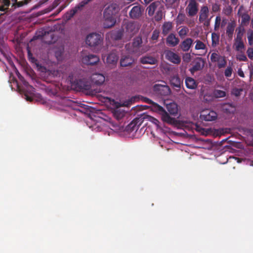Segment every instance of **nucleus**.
I'll return each mask as SVG.
<instances>
[{"label":"nucleus","mask_w":253,"mask_h":253,"mask_svg":"<svg viewBox=\"0 0 253 253\" xmlns=\"http://www.w3.org/2000/svg\"><path fill=\"white\" fill-rule=\"evenodd\" d=\"M120 7L117 3H111L106 7L103 11V26L105 28H110L116 22V15L119 12Z\"/></svg>","instance_id":"obj_1"},{"label":"nucleus","mask_w":253,"mask_h":253,"mask_svg":"<svg viewBox=\"0 0 253 253\" xmlns=\"http://www.w3.org/2000/svg\"><path fill=\"white\" fill-rule=\"evenodd\" d=\"M142 43V40L141 37H137L133 40L132 43L126 44L125 49L129 53L140 55L145 51H141L140 48Z\"/></svg>","instance_id":"obj_2"},{"label":"nucleus","mask_w":253,"mask_h":253,"mask_svg":"<svg viewBox=\"0 0 253 253\" xmlns=\"http://www.w3.org/2000/svg\"><path fill=\"white\" fill-rule=\"evenodd\" d=\"M103 38L101 35L92 33L86 36L85 42L90 47H99L102 43Z\"/></svg>","instance_id":"obj_3"},{"label":"nucleus","mask_w":253,"mask_h":253,"mask_svg":"<svg viewBox=\"0 0 253 253\" xmlns=\"http://www.w3.org/2000/svg\"><path fill=\"white\" fill-rule=\"evenodd\" d=\"M139 28V25L137 22L129 21L125 24V32L130 37H132L136 34L138 32Z\"/></svg>","instance_id":"obj_4"},{"label":"nucleus","mask_w":253,"mask_h":253,"mask_svg":"<svg viewBox=\"0 0 253 253\" xmlns=\"http://www.w3.org/2000/svg\"><path fill=\"white\" fill-rule=\"evenodd\" d=\"M144 119H145V116H141L139 118H135L126 126V130L128 132L136 131L141 125Z\"/></svg>","instance_id":"obj_5"},{"label":"nucleus","mask_w":253,"mask_h":253,"mask_svg":"<svg viewBox=\"0 0 253 253\" xmlns=\"http://www.w3.org/2000/svg\"><path fill=\"white\" fill-rule=\"evenodd\" d=\"M199 4L196 0H189L186 8V12L189 17H194L197 15L199 8Z\"/></svg>","instance_id":"obj_6"},{"label":"nucleus","mask_w":253,"mask_h":253,"mask_svg":"<svg viewBox=\"0 0 253 253\" xmlns=\"http://www.w3.org/2000/svg\"><path fill=\"white\" fill-rule=\"evenodd\" d=\"M217 117V115L215 111L209 109L203 110L200 115L201 120L205 121H212L215 120Z\"/></svg>","instance_id":"obj_7"},{"label":"nucleus","mask_w":253,"mask_h":253,"mask_svg":"<svg viewBox=\"0 0 253 253\" xmlns=\"http://www.w3.org/2000/svg\"><path fill=\"white\" fill-rule=\"evenodd\" d=\"M154 92L161 96H167L170 93V89L167 85L156 84L153 86Z\"/></svg>","instance_id":"obj_8"},{"label":"nucleus","mask_w":253,"mask_h":253,"mask_svg":"<svg viewBox=\"0 0 253 253\" xmlns=\"http://www.w3.org/2000/svg\"><path fill=\"white\" fill-rule=\"evenodd\" d=\"M166 58L169 61L174 63L178 64L181 62L180 57L176 53L168 50L165 51Z\"/></svg>","instance_id":"obj_9"},{"label":"nucleus","mask_w":253,"mask_h":253,"mask_svg":"<svg viewBox=\"0 0 253 253\" xmlns=\"http://www.w3.org/2000/svg\"><path fill=\"white\" fill-rule=\"evenodd\" d=\"M99 61V58L94 54H88L84 56L82 58V62L86 65H93Z\"/></svg>","instance_id":"obj_10"},{"label":"nucleus","mask_w":253,"mask_h":253,"mask_svg":"<svg viewBox=\"0 0 253 253\" xmlns=\"http://www.w3.org/2000/svg\"><path fill=\"white\" fill-rule=\"evenodd\" d=\"M90 80L93 84L101 85L105 82V77L103 74L96 73L91 76Z\"/></svg>","instance_id":"obj_11"},{"label":"nucleus","mask_w":253,"mask_h":253,"mask_svg":"<svg viewBox=\"0 0 253 253\" xmlns=\"http://www.w3.org/2000/svg\"><path fill=\"white\" fill-rule=\"evenodd\" d=\"M76 85L80 90H89L91 88L90 83L84 79L77 80Z\"/></svg>","instance_id":"obj_12"},{"label":"nucleus","mask_w":253,"mask_h":253,"mask_svg":"<svg viewBox=\"0 0 253 253\" xmlns=\"http://www.w3.org/2000/svg\"><path fill=\"white\" fill-rule=\"evenodd\" d=\"M166 42L169 46L174 47L179 42V39L173 34H170L166 39Z\"/></svg>","instance_id":"obj_13"},{"label":"nucleus","mask_w":253,"mask_h":253,"mask_svg":"<svg viewBox=\"0 0 253 253\" xmlns=\"http://www.w3.org/2000/svg\"><path fill=\"white\" fill-rule=\"evenodd\" d=\"M134 62V59L130 55L123 56L120 60V64L122 67L131 66Z\"/></svg>","instance_id":"obj_14"},{"label":"nucleus","mask_w":253,"mask_h":253,"mask_svg":"<svg viewBox=\"0 0 253 253\" xmlns=\"http://www.w3.org/2000/svg\"><path fill=\"white\" fill-rule=\"evenodd\" d=\"M223 111L227 114H233L236 110V107L233 103H226L222 105Z\"/></svg>","instance_id":"obj_15"},{"label":"nucleus","mask_w":253,"mask_h":253,"mask_svg":"<svg viewBox=\"0 0 253 253\" xmlns=\"http://www.w3.org/2000/svg\"><path fill=\"white\" fill-rule=\"evenodd\" d=\"M209 9L206 5H203L201 7L200 13H199V21L200 22H203L204 21L206 20L209 17Z\"/></svg>","instance_id":"obj_16"},{"label":"nucleus","mask_w":253,"mask_h":253,"mask_svg":"<svg viewBox=\"0 0 253 253\" xmlns=\"http://www.w3.org/2000/svg\"><path fill=\"white\" fill-rule=\"evenodd\" d=\"M193 42V40L190 38H186L182 41L179 46L183 51H188L191 48Z\"/></svg>","instance_id":"obj_17"},{"label":"nucleus","mask_w":253,"mask_h":253,"mask_svg":"<svg viewBox=\"0 0 253 253\" xmlns=\"http://www.w3.org/2000/svg\"><path fill=\"white\" fill-rule=\"evenodd\" d=\"M141 7L139 5L133 6L129 13V16L132 19H137L141 15Z\"/></svg>","instance_id":"obj_18"},{"label":"nucleus","mask_w":253,"mask_h":253,"mask_svg":"<svg viewBox=\"0 0 253 253\" xmlns=\"http://www.w3.org/2000/svg\"><path fill=\"white\" fill-rule=\"evenodd\" d=\"M140 62L143 64L155 65L157 63L158 60L152 56H144L140 58Z\"/></svg>","instance_id":"obj_19"},{"label":"nucleus","mask_w":253,"mask_h":253,"mask_svg":"<svg viewBox=\"0 0 253 253\" xmlns=\"http://www.w3.org/2000/svg\"><path fill=\"white\" fill-rule=\"evenodd\" d=\"M204 67V62L201 59L195 61L192 67L190 68V71L192 74H194L195 72L202 70Z\"/></svg>","instance_id":"obj_20"},{"label":"nucleus","mask_w":253,"mask_h":253,"mask_svg":"<svg viewBox=\"0 0 253 253\" xmlns=\"http://www.w3.org/2000/svg\"><path fill=\"white\" fill-rule=\"evenodd\" d=\"M162 120L163 122H166L170 125H176L177 124V121L174 118L170 117L167 112L162 114Z\"/></svg>","instance_id":"obj_21"},{"label":"nucleus","mask_w":253,"mask_h":253,"mask_svg":"<svg viewBox=\"0 0 253 253\" xmlns=\"http://www.w3.org/2000/svg\"><path fill=\"white\" fill-rule=\"evenodd\" d=\"M173 25L171 22H165L162 25V34L165 36L170 33L173 28Z\"/></svg>","instance_id":"obj_22"},{"label":"nucleus","mask_w":253,"mask_h":253,"mask_svg":"<svg viewBox=\"0 0 253 253\" xmlns=\"http://www.w3.org/2000/svg\"><path fill=\"white\" fill-rule=\"evenodd\" d=\"M170 83L173 87L180 88L182 81L177 75H173L170 77Z\"/></svg>","instance_id":"obj_23"},{"label":"nucleus","mask_w":253,"mask_h":253,"mask_svg":"<svg viewBox=\"0 0 253 253\" xmlns=\"http://www.w3.org/2000/svg\"><path fill=\"white\" fill-rule=\"evenodd\" d=\"M118 55L114 51L110 52L107 57L106 61L109 64L115 65L118 60Z\"/></svg>","instance_id":"obj_24"},{"label":"nucleus","mask_w":253,"mask_h":253,"mask_svg":"<svg viewBox=\"0 0 253 253\" xmlns=\"http://www.w3.org/2000/svg\"><path fill=\"white\" fill-rule=\"evenodd\" d=\"M236 26L235 22L228 23L226 30V34L229 39H231L234 31V29Z\"/></svg>","instance_id":"obj_25"},{"label":"nucleus","mask_w":253,"mask_h":253,"mask_svg":"<svg viewBox=\"0 0 253 253\" xmlns=\"http://www.w3.org/2000/svg\"><path fill=\"white\" fill-rule=\"evenodd\" d=\"M185 84L186 87L189 89H195L197 87V83L196 81L191 77H187L185 79Z\"/></svg>","instance_id":"obj_26"},{"label":"nucleus","mask_w":253,"mask_h":253,"mask_svg":"<svg viewBox=\"0 0 253 253\" xmlns=\"http://www.w3.org/2000/svg\"><path fill=\"white\" fill-rule=\"evenodd\" d=\"M167 108L171 115H175L177 114L178 109L177 105L175 103H172L168 104Z\"/></svg>","instance_id":"obj_27"},{"label":"nucleus","mask_w":253,"mask_h":253,"mask_svg":"<svg viewBox=\"0 0 253 253\" xmlns=\"http://www.w3.org/2000/svg\"><path fill=\"white\" fill-rule=\"evenodd\" d=\"M114 117L118 120L123 118L125 114V111L120 108H117L113 112Z\"/></svg>","instance_id":"obj_28"},{"label":"nucleus","mask_w":253,"mask_h":253,"mask_svg":"<svg viewBox=\"0 0 253 253\" xmlns=\"http://www.w3.org/2000/svg\"><path fill=\"white\" fill-rule=\"evenodd\" d=\"M147 102L149 104L154 105L155 108L159 112H161L162 113V114L163 113H164L165 112H166L162 106H161L160 105H159L156 103H155L153 101H152L151 100H150L148 98L147 99Z\"/></svg>","instance_id":"obj_29"},{"label":"nucleus","mask_w":253,"mask_h":253,"mask_svg":"<svg viewBox=\"0 0 253 253\" xmlns=\"http://www.w3.org/2000/svg\"><path fill=\"white\" fill-rule=\"evenodd\" d=\"M213 95L216 98L224 97L226 96V93L225 91L219 89H215L213 92Z\"/></svg>","instance_id":"obj_30"},{"label":"nucleus","mask_w":253,"mask_h":253,"mask_svg":"<svg viewBox=\"0 0 253 253\" xmlns=\"http://www.w3.org/2000/svg\"><path fill=\"white\" fill-rule=\"evenodd\" d=\"M219 35L213 33L211 34L212 46H215L219 43Z\"/></svg>","instance_id":"obj_31"},{"label":"nucleus","mask_w":253,"mask_h":253,"mask_svg":"<svg viewBox=\"0 0 253 253\" xmlns=\"http://www.w3.org/2000/svg\"><path fill=\"white\" fill-rule=\"evenodd\" d=\"M196 45L195 48L196 50L205 49L206 48L205 44L202 41L197 40L195 41Z\"/></svg>","instance_id":"obj_32"},{"label":"nucleus","mask_w":253,"mask_h":253,"mask_svg":"<svg viewBox=\"0 0 253 253\" xmlns=\"http://www.w3.org/2000/svg\"><path fill=\"white\" fill-rule=\"evenodd\" d=\"M241 18V23L245 25L248 24L251 19V17L248 13L242 14Z\"/></svg>","instance_id":"obj_33"},{"label":"nucleus","mask_w":253,"mask_h":253,"mask_svg":"<svg viewBox=\"0 0 253 253\" xmlns=\"http://www.w3.org/2000/svg\"><path fill=\"white\" fill-rule=\"evenodd\" d=\"M188 32V28L186 27H184L178 32V35L181 39H183L186 36H187Z\"/></svg>","instance_id":"obj_34"},{"label":"nucleus","mask_w":253,"mask_h":253,"mask_svg":"<svg viewBox=\"0 0 253 253\" xmlns=\"http://www.w3.org/2000/svg\"><path fill=\"white\" fill-rule=\"evenodd\" d=\"M248 43L250 45H253V31L249 30L247 32Z\"/></svg>","instance_id":"obj_35"},{"label":"nucleus","mask_w":253,"mask_h":253,"mask_svg":"<svg viewBox=\"0 0 253 253\" xmlns=\"http://www.w3.org/2000/svg\"><path fill=\"white\" fill-rule=\"evenodd\" d=\"M221 56L219 55L218 53L213 52L211 54V60L212 62H216L220 61V58Z\"/></svg>","instance_id":"obj_36"},{"label":"nucleus","mask_w":253,"mask_h":253,"mask_svg":"<svg viewBox=\"0 0 253 253\" xmlns=\"http://www.w3.org/2000/svg\"><path fill=\"white\" fill-rule=\"evenodd\" d=\"M221 24V17L220 16H217L215 18L214 29L215 31H217Z\"/></svg>","instance_id":"obj_37"},{"label":"nucleus","mask_w":253,"mask_h":253,"mask_svg":"<svg viewBox=\"0 0 253 253\" xmlns=\"http://www.w3.org/2000/svg\"><path fill=\"white\" fill-rule=\"evenodd\" d=\"M142 116H145V118L146 117H148L149 119V120L150 122H151L152 123H153L154 124H155L157 126V127H160V125H159L160 122L157 119H156V118H155L154 117L149 116L146 115H143Z\"/></svg>","instance_id":"obj_38"},{"label":"nucleus","mask_w":253,"mask_h":253,"mask_svg":"<svg viewBox=\"0 0 253 253\" xmlns=\"http://www.w3.org/2000/svg\"><path fill=\"white\" fill-rule=\"evenodd\" d=\"M156 8V4L155 2L152 3L148 7V14L149 15H152L154 14V11Z\"/></svg>","instance_id":"obj_39"},{"label":"nucleus","mask_w":253,"mask_h":253,"mask_svg":"<svg viewBox=\"0 0 253 253\" xmlns=\"http://www.w3.org/2000/svg\"><path fill=\"white\" fill-rule=\"evenodd\" d=\"M0 3L2 5L0 6V11H3L4 6H9L10 2L9 0H0Z\"/></svg>","instance_id":"obj_40"},{"label":"nucleus","mask_w":253,"mask_h":253,"mask_svg":"<svg viewBox=\"0 0 253 253\" xmlns=\"http://www.w3.org/2000/svg\"><path fill=\"white\" fill-rule=\"evenodd\" d=\"M235 48L237 51H240L245 48V45L244 42H235Z\"/></svg>","instance_id":"obj_41"},{"label":"nucleus","mask_w":253,"mask_h":253,"mask_svg":"<svg viewBox=\"0 0 253 253\" xmlns=\"http://www.w3.org/2000/svg\"><path fill=\"white\" fill-rule=\"evenodd\" d=\"M217 62H218V67L219 68L224 67L226 64V61L223 56H221V58H220V61Z\"/></svg>","instance_id":"obj_42"},{"label":"nucleus","mask_w":253,"mask_h":253,"mask_svg":"<svg viewBox=\"0 0 253 253\" xmlns=\"http://www.w3.org/2000/svg\"><path fill=\"white\" fill-rule=\"evenodd\" d=\"M17 6V7H21L28 3V0H23L22 1H17V0H12Z\"/></svg>","instance_id":"obj_43"},{"label":"nucleus","mask_w":253,"mask_h":253,"mask_svg":"<svg viewBox=\"0 0 253 253\" xmlns=\"http://www.w3.org/2000/svg\"><path fill=\"white\" fill-rule=\"evenodd\" d=\"M159 34H160V32L159 30L156 29L154 31H153L152 35L151 37L152 40H153V41L157 40V39H158V38L159 37Z\"/></svg>","instance_id":"obj_44"},{"label":"nucleus","mask_w":253,"mask_h":253,"mask_svg":"<svg viewBox=\"0 0 253 253\" xmlns=\"http://www.w3.org/2000/svg\"><path fill=\"white\" fill-rule=\"evenodd\" d=\"M233 72L231 67H227L224 71V75L226 77H230Z\"/></svg>","instance_id":"obj_45"},{"label":"nucleus","mask_w":253,"mask_h":253,"mask_svg":"<svg viewBox=\"0 0 253 253\" xmlns=\"http://www.w3.org/2000/svg\"><path fill=\"white\" fill-rule=\"evenodd\" d=\"M245 13H247V12L245 10L244 6L241 5L238 9L237 14L239 16L242 17V15Z\"/></svg>","instance_id":"obj_46"},{"label":"nucleus","mask_w":253,"mask_h":253,"mask_svg":"<svg viewBox=\"0 0 253 253\" xmlns=\"http://www.w3.org/2000/svg\"><path fill=\"white\" fill-rule=\"evenodd\" d=\"M59 0H55L52 3V6L49 7V9L47 10L46 12H49L51 11L52 9H53L54 8H55L59 4Z\"/></svg>","instance_id":"obj_47"},{"label":"nucleus","mask_w":253,"mask_h":253,"mask_svg":"<svg viewBox=\"0 0 253 253\" xmlns=\"http://www.w3.org/2000/svg\"><path fill=\"white\" fill-rule=\"evenodd\" d=\"M247 55L250 59L253 60V48L250 47L247 51Z\"/></svg>","instance_id":"obj_48"},{"label":"nucleus","mask_w":253,"mask_h":253,"mask_svg":"<svg viewBox=\"0 0 253 253\" xmlns=\"http://www.w3.org/2000/svg\"><path fill=\"white\" fill-rule=\"evenodd\" d=\"M220 10L219 5L217 3H214L212 5V10L213 12H216Z\"/></svg>","instance_id":"obj_49"},{"label":"nucleus","mask_w":253,"mask_h":253,"mask_svg":"<svg viewBox=\"0 0 253 253\" xmlns=\"http://www.w3.org/2000/svg\"><path fill=\"white\" fill-rule=\"evenodd\" d=\"M242 91V89L235 88L233 90V94L236 96H239Z\"/></svg>","instance_id":"obj_50"},{"label":"nucleus","mask_w":253,"mask_h":253,"mask_svg":"<svg viewBox=\"0 0 253 253\" xmlns=\"http://www.w3.org/2000/svg\"><path fill=\"white\" fill-rule=\"evenodd\" d=\"M123 36V32L121 31H119L117 33V34L115 37V39L120 40L121 39Z\"/></svg>","instance_id":"obj_51"},{"label":"nucleus","mask_w":253,"mask_h":253,"mask_svg":"<svg viewBox=\"0 0 253 253\" xmlns=\"http://www.w3.org/2000/svg\"><path fill=\"white\" fill-rule=\"evenodd\" d=\"M238 58L240 61H247L248 60V59L245 54L239 55Z\"/></svg>","instance_id":"obj_52"},{"label":"nucleus","mask_w":253,"mask_h":253,"mask_svg":"<svg viewBox=\"0 0 253 253\" xmlns=\"http://www.w3.org/2000/svg\"><path fill=\"white\" fill-rule=\"evenodd\" d=\"M29 59L32 63H35L37 66H39L38 62L36 58L34 57H30Z\"/></svg>","instance_id":"obj_53"},{"label":"nucleus","mask_w":253,"mask_h":253,"mask_svg":"<svg viewBox=\"0 0 253 253\" xmlns=\"http://www.w3.org/2000/svg\"><path fill=\"white\" fill-rule=\"evenodd\" d=\"M244 29H241V28H240L238 29V32L237 33V36H243L244 34Z\"/></svg>","instance_id":"obj_54"},{"label":"nucleus","mask_w":253,"mask_h":253,"mask_svg":"<svg viewBox=\"0 0 253 253\" xmlns=\"http://www.w3.org/2000/svg\"><path fill=\"white\" fill-rule=\"evenodd\" d=\"M238 74L241 77H242V78L245 77L244 72L241 68H240L238 69Z\"/></svg>","instance_id":"obj_55"},{"label":"nucleus","mask_w":253,"mask_h":253,"mask_svg":"<svg viewBox=\"0 0 253 253\" xmlns=\"http://www.w3.org/2000/svg\"><path fill=\"white\" fill-rule=\"evenodd\" d=\"M242 38L243 36H236V38L235 39V42H243Z\"/></svg>","instance_id":"obj_56"},{"label":"nucleus","mask_w":253,"mask_h":253,"mask_svg":"<svg viewBox=\"0 0 253 253\" xmlns=\"http://www.w3.org/2000/svg\"><path fill=\"white\" fill-rule=\"evenodd\" d=\"M212 16L209 19L208 18L205 21H204V25L206 26H209L210 24V21H211V18Z\"/></svg>","instance_id":"obj_57"},{"label":"nucleus","mask_w":253,"mask_h":253,"mask_svg":"<svg viewBox=\"0 0 253 253\" xmlns=\"http://www.w3.org/2000/svg\"><path fill=\"white\" fill-rule=\"evenodd\" d=\"M195 126H196V128H195V129L197 131H198V132H202V131L204 130V128H203L202 127H201V126H199L198 125H195Z\"/></svg>","instance_id":"obj_58"},{"label":"nucleus","mask_w":253,"mask_h":253,"mask_svg":"<svg viewBox=\"0 0 253 253\" xmlns=\"http://www.w3.org/2000/svg\"><path fill=\"white\" fill-rule=\"evenodd\" d=\"M185 17V15L182 14H179L178 15V18L180 20H183V19Z\"/></svg>","instance_id":"obj_59"},{"label":"nucleus","mask_w":253,"mask_h":253,"mask_svg":"<svg viewBox=\"0 0 253 253\" xmlns=\"http://www.w3.org/2000/svg\"><path fill=\"white\" fill-rule=\"evenodd\" d=\"M231 0V3L233 4L236 5L238 2L239 0Z\"/></svg>","instance_id":"obj_60"},{"label":"nucleus","mask_w":253,"mask_h":253,"mask_svg":"<svg viewBox=\"0 0 253 253\" xmlns=\"http://www.w3.org/2000/svg\"><path fill=\"white\" fill-rule=\"evenodd\" d=\"M153 0H144V1L145 4H147L152 1Z\"/></svg>","instance_id":"obj_61"},{"label":"nucleus","mask_w":253,"mask_h":253,"mask_svg":"<svg viewBox=\"0 0 253 253\" xmlns=\"http://www.w3.org/2000/svg\"><path fill=\"white\" fill-rule=\"evenodd\" d=\"M28 56L29 59L30 58V57H33L32 54L31 53V52H30V50H28Z\"/></svg>","instance_id":"obj_62"},{"label":"nucleus","mask_w":253,"mask_h":253,"mask_svg":"<svg viewBox=\"0 0 253 253\" xmlns=\"http://www.w3.org/2000/svg\"><path fill=\"white\" fill-rule=\"evenodd\" d=\"M66 7V5L64 4H62V5H61L59 7V8H60V9L63 10Z\"/></svg>","instance_id":"obj_63"},{"label":"nucleus","mask_w":253,"mask_h":253,"mask_svg":"<svg viewBox=\"0 0 253 253\" xmlns=\"http://www.w3.org/2000/svg\"><path fill=\"white\" fill-rule=\"evenodd\" d=\"M60 12H58V11L57 10L52 15L54 16H56L57 15H58Z\"/></svg>","instance_id":"obj_64"}]
</instances>
